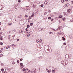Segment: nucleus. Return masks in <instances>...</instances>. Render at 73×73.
I'll use <instances>...</instances> for the list:
<instances>
[{"mask_svg":"<svg viewBox=\"0 0 73 73\" xmlns=\"http://www.w3.org/2000/svg\"><path fill=\"white\" fill-rule=\"evenodd\" d=\"M61 63L63 64L64 66H65V65H66L68 64V61L65 60H63L61 62Z\"/></svg>","mask_w":73,"mask_h":73,"instance_id":"1","label":"nucleus"},{"mask_svg":"<svg viewBox=\"0 0 73 73\" xmlns=\"http://www.w3.org/2000/svg\"><path fill=\"white\" fill-rule=\"evenodd\" d=\"M12 37L13 38V36H8V38L9 40V41H11L12 39Z\"/></svg>","mask_w":73,"mask_h":73,"instance_id":"2","label":"nucleus"},{"mask_svg":"<svg viewBox=\"0 0 73 73\" xmlns=\"http://www.w3.org/2000/svg\"><path fill=\"white\" fill-rule=\"evenodd\" d=\"M36 70L35 68H34L31 71V72L32 73H33V72H35L36 71Z\"/></svg>","mask_w":73,"mask_h":73,"instance_id":"3","label":"nucleus"},{"mask_svg":"<svg viewBox=\"0 0 73 73\" xmlns=\"http://www.w3.org/2000/svg\"><path fill=\"white\" fill-rule=\"evenodd\" d=\"M65 49L67 51H69V47L66 46L65 47Z\"/></svg>","mask_w":73,"mask_h":73,"instance_id":"4","label":"nucleus"},{"mask_svg":"<svg viewBox=\"0 0 73 73\" xmlns=\"http://www.w3.org/2000/svg\"><path fill=\"white\" fill-rule=\"evenodd\" d=\"M44 4H47V5H49V4H50V3H48V1H46L44 2Z\"/></svg>","mask_w":73,"mask_h":73,"instance_id":"5","label":"nucleus"},{"mask_svg":"<svg viewBox=\"0 0 73 73\" xmlns=\"http://www.w3.org/2000/svg\"><path fill=\"white\" fill-rule=\"evenodd\" d=\"M17 19H18V17H17V18H16V19H14L13 20V23H16V21H17Z\"/></svg>","mask_w":73,"mask_h":73,"instance_id":"6","label":"nucleus"},{"mask_svg":"<svg viewBox=\"0 0 73 73\" xmlns=\"http://www.w3.org/2000/svg\"><path fill=\"white\" fill-rule=\"evenodd\" d=\"M3 8H4L3 7L2 5H1L0 6V10H2V9H3Z\"/></svg>","mask_w":73,"mask_h":73,"instance_id":"7","label":"nucleus"},{"mask_svg":"<svg viewBox=\"0 0 73 73\" xmlns=\"http://www.w3.org/2000/svg\"><path fill=\"white\" fill-rule=\"evenodd\" d=\"M65 57L66 58H69V57L68 56V54L66 55L65 56Z\"/></svg>","mask_w":73,"mask_h":73,"instance_id":"8","label":"nucleus"},{"mask_svg":"<svg viewBox=\"0 0 73 73\" xmlns=\"http://www.w3.org/2000/svg\"><path fill=\"white\" fill-rule=\"evenodd\" d=\"M32 31H31L30 32H29V36H30V35H32Z\"/></svg>","mask_w":73,"mask_h":73,"instance_id":"9","label":"nucleus"},{"mask_svg":"<svg viewBox=\"0 0 73 73\" xmlns=\"http://www.w3.org/2000/svg\"><path fill=\"white\" fill-rule=\"evenodd\" d=\"M57 58L58 59H60V56H58L57 57Z\"/></svg>","mask_w":73,"mask_h":73,"instance_id":"10","label":"nucleus"},{"mask_svg":"<svg viewBox=\"0 0 73 73\" xmlns=\"http://www.w3.org/2000/svg\"><path fill=\"white\" fill-rule=\"evenodd\" d=\"M36 42L38 43H40V40H36Z\"/></svg>","mask_w":73,"mask_h":73,"instance_id":"11","label":"nucleus"},{"mask_svg":"<svg viewBox=\"0 0 73 73\" xmlns=\"http://www.w3.org/2000/svg\"><path fill=\"white\" fill-rule=\"evenodd\" d=\"M20 65L21 66H24V65L22 63H21L20 64Z\"/></svg>","mask_w":73,"mask_h":73,"instance_id":"12","label":"nucleus"},{"mask_svg":"<svg viewBox=\"0 0 73 73\" xmlns=\"http://www.w3.org/2000/svg\"><path fill=\"white\" fill-rule=\"evenodd\" d=\"M70 9H68L67 10V12H68V13H70Z\"/></svg>","mask_w":73,"mask_h":73,"instance_id":"13","label":"nucleus"},{"mask_svg":"<svg viewBox=\"0 0 73 73\" xmlns=\"http://www.w3.org/2000/svg\"><path fill=\"white\" fill-rule=\"evenodd\" d=\"M10 48V46H7L6 49H8V48Z\"/></svg>","mask_w":73,"mask_h":73,"instance_id":"14","label":"nucleus"},{"mask_svg":"<svg viewBox=\"0 0 73 73\" xmlns=\"http://www.w3.org/2000/svg\"><path fill=\"white\" fill-rule=\"evenodd\" d=\"M66 7H69L70 5L69 3H67L66 4Z\"/></svg>","mask_w":73,"mask_h":73,"instance_id":"15","label":"nucleus"},{"mask_svg":"<svg viewBox=\"0 0 73 73\" xmlns=\"http://www.w3.org/2000/svg\"><path fill=\"white\" fill-rule=\"evenodd\" d=\"M29 27H30V25H28L27 26V28H29Z\"/></svg>","mask_w":73,"mask_h":73,"instance_id":"16","label":"nucleus"},{"mask_svg":"<svg viewBox=\"0 0 73 73\" xmlns=\"http://www.w3.org/2000/svg\"><path fill=\"white\" fill-rule=\"evenodd\" d=\"M19 32L20 33H23V31H22V30H21L19 31Z\"/></svg>","mask_w":73,"mask_h":73,"instance_id":"17","label":"nucleus"},{"mask_svg":"<svg viewBox=\"0 0 73 73\" xmlns=\"http://www.w3.org/2000/svg\"><path fill=\"white\" fill-rule=\"evenodd\" d=\"M35 17V15L34 14H32L31 15V17Z\"/></svg>","mask_w":73,"mask_h":73,"instance_id":"18","label":"nucleus"},{"mask_svg":"<svg viewBox=\"0 0 73 73\" xmlns=\"http://www.w3.org/2000/svg\"><path fill=\"white\" fill-rule=\"evenodd\" d=\"M25 70L26 69H25V68H23V72H25Z\"/></svg>","mask_w":73,"mask_h":73,"instance_id":"19","label":"nucleus"},{"mask_svg":"<svg viewBox=\"0 0 73 73\" xmlns=\"http://www.w3.org/2000/svg\"><path fill=\"white\" fill-rule=\"evenodd\" d=\"M33 25V24L32 23H31L30 24V25H31V26H32Z\"/></svg>","mask_w":73,"mask_h":73,"instance_id":"20","label":"nucleus"},{"mask_svg":"<svg viewBox=\"0 0 73 73\" xmlns=\"http://www.w3.org/2000/svg\"><path fill=\"white\" fill-rule=\"evenodd\" d=\"M59 18H62V15L59 16Z\"/></svg>","mask_w":73,"mask_h":73,"instance_id":"21","label":"nucleus"},{"mask_svg":"<svg viewBox=\"0 0 73 73\" xmlns=\"http://www.w3.org/2000/svg\"><path fill=\"white\" fill-rule=\"evenodd\" d=\"M8 25H11L12 23H8Z\"/></svg>","mask_w":73,"mask_h":73,"instance_id":"22","label":"nucleus"},{"mask_svg":"<svg viewBox=\"0 0 73 73\" xmlns=\"http://www.w3.org/2000/svg\"><path fill=\"white\" fill-rule=\"evenodd\" d=\"M19 18H21V17H22V16L21 15H20L18 17Z\"/></svg>","mask_w":73,"mask_h":73,"instance_id":"23","label":"nucleus"},{"mask_svg":"<svg viewBox=\"0 0 73 73\" xmlns=\"http://www.w3.org/2000/svg\"><path fill=\"white\" fill-rule=\"evenodd\" d=\"M3 43L2 42H1V43H0V45H3Z\"/></svg>","mask_w":73,"mask_h":73,"instance_id":"24","label":"nucleus"},{"mask_svg":"<svg viewBox=\"0 0 73 73\" xmlns=\"http://www.w3.org/2000/svg\"><path fill=\"white\" fill-rule=\"evenodd\" d=\"M19 62H20V61H19V60H17V64H19Z\"/></svg>","mask_w":73,"mask_h":73,"instance_id":"25","label":"nucleus"},{"mask_svg":"<svg viewBox=\"0 0 73 73\" xmlns=\"http://www.w3.org/2000/svg\"><path fill=\"white\" fill-rule=\"evenodd\" d=\"M1 70L2 71V72H3V71H4V69L2 68Z\"/></svg>","mask_w":73,"mask_h":73,"instance_id":"26","label":"nucleus"},{"mask_svg":"<svg viewBox=\"0 0 73 73\" xmlns=\"http://www.w3.org/2000/svg\"><path fill=\"white\" fill-rule=\"evenodd\" d=\"M52 72H53L54 73H55V71L54 70H52Z\"/></svg>","mask_w":73,"mask_h":73,"instance_id":"27","label":"nucleus"},{"mask_svg":"<svg viewBox=\"0 0 73 73\" xmlns=\"http://www.w3.org/2000/svg\"><path fill=\"white\" fill-rule=\"evenodd\" d=\"M43 6H44V5L43 4H41V5H40V7H43Z\"/></svg>","mask_w":73,"mask_h":73,"instance_id":"28","label":"nucleus"},{"mask_svg":"<svg viewBox=\"0 0 73 73\" xmlns=\"http://www.w3.org/2000/svg\"><path fill=\"white\" fill-rule=\"evenodd\" d=\"M47 72H48V73H50V70H48L47 71Z\"/></svg>","mask_w":73,"mask_h":73,"instance_id":"29","label":"nucleus"},{"mask_svg":"<svg viewBox=\"0 0 73 73\" xmlns=\"http://www.w3.org/2000/svg\"><path fill=\"white\" fill-rule=\"evenodd\" d=\"M63 45H66V42L64 43Z\"/></svg>","mask_w":73,"mask_h":73,"instance_id":"30","label":"nucleus"},{"mask_svg":"<svg viewBox=\"0 0 73 73\" xmlns=\"http://www.w3.org/2000/svg\"><path fill=\"white\" fill-rule=\"evenodd\" d=\"M29 33L27 35V37H29L30 36L29 35Z\"/></svg>","mask_w":73,"mask_h":73,"instance_id":"31","label":"nucleus"},{"mask_svg":"<svg viewBox=\"0 0 73 73\" xmlns=\"http://www.w3.org/2000/svg\"><path fill=\"white\" fill-rule=\"evenodd\" d=\"M29 19H32L31 17L29 16Z\"/></svg>","mask_w":73,"mask_h":73,"instance_id":"32","label":"nucleus"},{"mask_svg":"<svg viewBox=\"0 0 73 73\" xmlns=\"http://www.w3.org/2000/svg\"><path fill=\"white\" fill-rule=\"evenodd\" d=\"M62 1H63L62 3H64V2H65V1H64V0H62Z\"/></svg>","mask_w":73,"mask_h":73,"instance_id":"33","label":"nucleus"},{"mask_svg":"<svg viewBox=\"0 0 73 73\" xmlns=\"http://www.w3.org/2000/svg\"><path fill=\"white\" fill-rule=\"evenodd\" d=\"M48 19H51V17H48Z\"/></svg>","mask_w":73,"mask_h":73,"instance_id":"34","label":"nucleus"},{"mask_svg":"<svg viewBox=\"0 0 73 73\" xmlns=\"http://www.w3.org/2000/svg\"><path fill=\"white\" fill-rule=\"evenodd\" d=\"M20 61H23V59L22 58L21 59H20Z\"/></svg>","mask_w":73,"mask_h":73,"instance_id":"35","label":"nucleus"},{"mask_svg":"<svg viewBox=\"0 0 73 73\" xmlns=\"http://www.w3.org/2000/svg\"><path fill=\"white\" fill-rule=\"evenodd\" d=\"M63 21H65V18H63Z\"/></svg>","mask_w":73,"mask_h":73,"instance_id":"36","label":"nucleus"},{"mask_svg":"<svg viewBox=\"0 0 73 73\" xmlns=\"http://www.w3.org/2000/svg\"><path fill=\"white\" fill-rule=\"evenodd\" d=\"M28 17V15H25V17Z\"/></svg>","mask_w":73,"mask_h":73,"instance_id":"37","label":"nucleus"},{"mask_svg":"<svg viewBox=\"0 0 73 73\" xmlns=\"http://www.w3.org/2000/svg\"><path fill=\"white\" fill-rule=\"evenodd\" d=\"M33 7L35 8V7H36V5H33Z\"/></svg>","mask_w":73,"mask_h":73,"instance_id":"38","label":"nucleus"},{"mask_svg":"<svg viewBox=\"0 0 73 73\" xmlns=\"http://www.w3.org/2000/svg\"><path fill=\"white\" fill-rule=\"evenodd\" d=\"M69 57H70V54H68Z\"/></svg>","mask_w":73,"mask_h":73,"instance_id":"39","label":"nucleus"},{"mask_svg":"<svg viewBox=\"0 0 73 73\" xmlns=\"http://www.w3.org/2000/svg\"><path fill=\"white\" fill-rule=\"evenodd\" d=\"M56 19L57 20H58V17H57L56 18Z\"/></svg>","mask_w":73,"mask_h":73,"instance_id":"40","label":"nucleus"},{"mask_svg":"<svg viewBox=\"0 0 73 73\" xmlns=\"http://www.w3.org/2000/svg\"><path fill=\"white\" fill-rule=\"evenodd\" d=\"M26 31H28V29L27 28L26 29Z\"/></svg>","mask_w":73,"mask_h":73,"instance_id":"41","label":"nucleus"},{"mask_svg":"<svg viewBox=\"0 0 73 73\" xmlns=\"http://www.w3.org/2000/svg\"><path fill=\"white\" fill-rule=\"evenodd\" d=\"M51 21H53V19H51Z\"/></svg>","mask_w":73,"mask_h":73,"instance_id":"42","label":"nucleus"},{"mask_svg":"<svg viewBox=\"0 0 73 73\" xmlns=\"http://www.w3.org/2000/svg\"><path fill=\"white\" fill-rule=\"evenodd\" d=\"M0 40H3V38H0Z\"/></svg>","mask_w":73,"mask_h":73,"instance_id":"43","label":"nucleus"},{"mask_svg":"<svg viewBox=\"0 0 73 73\" xmlns=\"http://www.w3.org/2000/svg\"><path fill=\"white\" fill-rule=\"evenodd\" d=\"M1 66H4V64H3V63H1Z\"/></svg>","mask_w":73,"mask_h":73,"instance_id":"44","label":"nucleus"},{"mask_svg":"<svg viewBox=\"0 0 73 73\" xmlns=\"http://www.w3.org/2000/svg\"><path fill=\"white\" fill-rule=\"evenodd\" d=\"M2 56H3V55H2V54H1V55H0V57H2Z\"/></svg>","mask_w":73,"mask_h":73,"instance_id":"45","label":"nucleus"},{"mask_svg":"<svg viewBox=\"0 0 73 73\" xmlns=\"http://www.w3.org/2000/svg\"><path fill=\"white\" fill-rule=\"evenodd\" d=\"M40 42H42V40L40 39Z\"/></svg>","mask_w":73,"mask_h":73,"instance_id":"46","label":"nucleus"},{"mask_svg":"<svg viewBox=\"0 0 73 73\" xmlns=\"http://www.w3.org/2000/svg\"><path fill=\"white\" fill-rule=\"evenodd\" d=\"M47 14L46 13H44V15H47Z\"/></svg>","mask_w":73,"mask_h":73,"instance_id":"47","label":"nucleus"},{"mask_svg":"<svg viewBox=\"0 0 73 73\" xmlns=\"http://www.w3.org/2000/svg\"><path fill=\"white\" fill-rule=\"evenodd\" d=\"M17 41H19V40H20V39L19 38H17Z\"/></svg>","mask_w":73,"mask_h":73,"instance_id":"48","label":"nucleus"},{"mask_svg":"<svg viewBox=\"0 0 73 73\" xmlns=\"http://www.w3.org/2000/svg\"><path fill=\"white\" fill-rule=\"evenodd\" d=\"M65 38H64L62 39V40H64V41H65Z\"/></svg>","mask_w":73,"mask_h":73,"instance_id":"49","label":"nucleus"},{"mask_svg":"<svg viewBox=\"0 0 73 73\" xmlns=\"http://www.w3.org/2000/svg\"><path fill=\"white\" fill-rule=\"evenodd\" d=\"M10 73H14V72L12 71V72H11Z\"/></svg>","mask_w":73,"mask_h":73,"instance_id":"50","label":"nucleus"},{"mask_svg":"<svg viewBox=\"0 0 73 73\" xmlns=\"http://www.w3.org/2000/svg\"><path fill=\"white\" fill-rule=\"evenodd\" d=\"M54 70H56V71H57V70L56 68H54Z\"/></svg>","mask_w":73,"mask_h":73,"instance_id":"51","label":"nucleus"},{"mask_svg":"<svg viewBox=\"0 0 73 73\" xmlns=\"http://www.w3.org/2000/svg\"><path fill=\"white\" fill-rule=\"evenodd\" d=\"M12 64H15V62H13Z\"/></svg>","mask_w":73,"mask_h":73,"instance_id":"52","label":"nucleus"},{"mask_svg":"<svg viewBox=\"0 0 73 73\" xmlns=\"http://www.w3.org/2000/svg\"><path fill=\"white\" fill-rule=\"evenodd\" d=\"M59 23H61V21L60 20H59Z\"/></svg>","mask_w":73,"mask_h":73,"instance_id":"53","label":"nucleus"},{"mask_svg":"<svg viewBox=\"0 0 73 73\" xmlns=\"http://www.w3.org/2000/svg\"><path fill=\"white\" fill-rule=\"evenodd\" d=\"M1 50H4V48H2L1 49Z\"/></svg>","mask_w":73,"mask_h":73,"instance_id":"54","label":"nucleus"},{"mask_svg":"<svg viewBox=\"0 0 73 73\" xmlns=\"http://www.w3.org/2000/svg\"><path fill=\"white\" fill-rule=\"evenodd\" d=\"M14 9H16V7H14Z\"/></svg>","mask_w":73,"mask_h":73,"instance_id":"55","label":"nucleus"},{"mask_svg":"<svg viewBox=\"0 0 73 73\" xmlns=\"http://www.w3.org/2000/svg\"><path fill=\"white\" fill-rule=\"evenodd\" d=\"M49 49H47V50H48V51H49Z\"/></svg>","mask_w":73,"mask_h":73,"instance_id":"56","label":"nucleus"},{"mask_svg":"<svg viewBox=\"0 0 73 73\" xmlns=\"http://www.w3.org/2000/svg\"><path fill=\"white\" fill-rule=\"evenodd\" d=\"M13 45H14V44H12L11 45V46H13Z\"/></svg>","mask_w":73,"mask_h":73,"instance_id":"57","label":"nucleus"},{"mask_svg":"<svg viewBox=\"0 0 73 73\" xmlns=\"http://www.w3.org/2000/svg\"><path fill=\"white\" fill-rule=\"evenodd\" d=\"M39 72H40V68H39Z\"/></svg>","mask_w":73,"mask_h":73,"instance_id":"58","label":"nucleus"},{"mask_svg":"<svg viewBox=\"0 0 73 73\" xmlns=\"http://www.w3.org/2000/svg\"><path fill=\"white\" fill-rule=\"evenodd\" d=\"M1 52H2V51H1V50H0V53H1Z\"/></svg>","mask_w":73,"mask_h":73,"instance_id":"59","label":"nucleus"},{"mask_svg":"<svg viewBox=\"0 0 73 73\" xmlns=\"http://www.w3.org/2000/svg\"><path fill=\"white\" fill-rule=\"evenodd\" d=\"M18 2H20V0H19Z\"/></svg>","mask_w":73,"mask_h":73,"instance_id":"60","label":"nucleus"},{"mask_svg":"<svg viewBox=\"0 0 73 73\" xmlns=\"http://www.w3.org/2000/svg\"><path fill=\"white\" fill-rule=\"evenodd\" d=\"M69 0H66L65 1H68Z\"/></svg>","mask_w":73,"mask_h":73,"instance_id":"61","label":"nucleus"},{"mask_svg":"<svg viewBox=\"0 0 73 73\" xmlns=\"http://www.w3.org/2000/svg\"><path fill=\"white\" fill-rule=\"evenodd\" d=\"M29 72H30V70H29L28 71V72H29Z\"/></svg>","mask_w":73,"mask_h":73,"instance_id":"62","label":"nucleus"},{"mask_svg":"<svg viewBox=\"0 0 73 73\" xmlns=\"http://www.w3.org/2000/svg\"><path fill=\"white\" fill-rule=\"evenodd\" d=\"M26 69H27V70H28V68H26Z\"/></svg>","mask_w":73,"mask_h":73,"instance_id":"63","label":"nucleus"},{"mask_svg":"<svg viewBox=\"0 0 73 73\" xmlns=\"http://www.w3.org/2000/svg\"><path fill=\"white\" fill-rule=\"evenodd\" d=\"M46 71H47V70H48V69H47V68H46Z\"/></svg>","mask_w":73,"mask_h":73,"instance_id":"64","label":"nucleus"}]
</instances>
